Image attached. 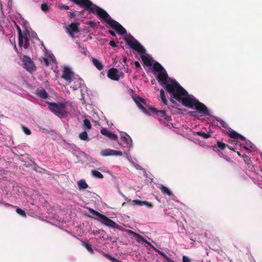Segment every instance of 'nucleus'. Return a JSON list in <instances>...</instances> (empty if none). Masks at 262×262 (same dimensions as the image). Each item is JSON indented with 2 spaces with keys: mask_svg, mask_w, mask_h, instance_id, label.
I'll use <instances>...</instances> for the list:
<instances>
[{
  "mask_svg": "<svg viewBox=\"0 0 262 262\" xmlns=\"http://www.w3.org/2000/svg\"><path fill=\"white\" fill-rule=\"evenodd\" d=\"M170 101L172 102H174L173 100L172 99H170Z\"/></svg>",
  "mask_w": 262,
  "mask_h": 262,
  "instance_id": "obj_60",
  "label": "nucleus"
},
{
  "mask_svg": "<svg viewBox=\"0 0 262 262\" xmlns=\"http://www.w3.org/2000/svg\"><path fill=\"white\" fill-rule=\"evenodd\" d=\"M92 175L97 179H103L104 178L103 175L99 171L96 170H92L91 171Z\"/></svg>",
  "mask_w": 262,
  "mask_h": 262,
  "instance_id": "obj_32",
  "label": "nucleus"
},
{
  "mask_svg": "<svg viewBox=\"0 0 262 262\" xmlns=\"http://www.w3.org/2000/svg\"><path fill=\"white\" fill-rule=\"evenodd\" d=\"M83 80L79 77H76L75 76L70 81L71 88L73 90H76L82 85Z\"/></svg>",
  "mask_w": 262,
  "mask_h": 262,
  "instance_id": "obj_14",
  "label": "nucleus"
},
{
  "mask_svg": "<svg viewBox=\"0 0 262 262\" xmlns=\"http://www.w3.org/2000/svg\"><path fill=\"white\" fill-rule=\"evenodd\" d=\"M159 189L164 194H166L169 196L173 195V193L167 187L162 184L160 185Z\"/></svg>",
  "mask_w": 262,
  "mask_h": 262,
  "instance_id": "obj_23",
  "label": "nucleus"
},
{
  "mask_svg": "<svg viewBox=\"0 0 262 262\" xmlns=\"http://www.w3.org/2000/svg\"><path fill=\"white\" fill-rule=\"evenodd\" d=\"M41 62H43L47 67L49 66V60L47 57H42V59H40Z\"/></svg>",
  "mask_w": 262,
  "mask_h": 262,
  "instance_id": "obj_42",
  "label": "nucleus"
},
{
  "mask_svg": "<svg viewBox=\"0 0 262 262\" xmlns=\"http://www.w3.org/2000/svg\"><path fill=\"white\" fill-rule=\"evenodd\" d=\"M121 139L123 141H124L125 143L128 144L129 142L131 141V139L128 136H122L121 137Z\"/></svg>",
  "mask_w": 262,
  "mask_h": 262,
  "instance_id": "obj_38",
  "label": "nucleus"
},
{
  "mask_svg": "<svg viewBox=\"0 0 262 262\" xmlns=\"http://www.w3.org/2000/svg\"><path fill=\"white\" fill-rule=\"evenodd\" d=\"M134 100L138 105V106L141 109L143 112L148 113L147 110L142 105L141 103L146 104L145 100L140 97L134 98Z\"/></svg>",
  "mask_w": 262,
  "mask_h": 262,
  "instance_id": "obj_16",
  "label": "nucleus"
},
{
  "mask_svg": "<svg viewBox=\"0 0 262 262\" xmlns=\"http://www.w3.org/2000/svg\"><path fill=\"white\" fill-rule=\"evenodd\" d=\"M79 13V14H83V13H84V10L80 11Z\"/></svg>",
  "mask_w": 262,
  "mask_h": 262,
  "instance_id": "obj_55",
  "label": "nucleus"
},
{
  "mask_svg": "<svg viewBox=\"0 0 262 262\" xmlns=\"http://www.w3.org/2000/svg\"><path fill=\"white\" fill-rule=\"evenodd\" d=\"M82 245L83 246H84L86 249V250L91 254H94V250H93V248H92L91 245L90 244H89L88 243H86V242H83Z\"/></svg>",
  "mask_w": 262,
  "mask_h": 262,
  "instance_id": "obj_35",
  "label": "nucleus"
},
{
  "mask_svg": "<svg viewBox=\"0 0 262 262\" xmlns=\"http://www.w3.org/2000/svg\"><path fill=\"white\" fill-rule=\"evenodd\" d=\"M135 66L137 68H140V63L139 61H135Z\"/></svg>",
  "mask_w": 262,
  "mask_h": 262,
  "instance_id": "obj_51",
  "label": "nucleus"
},
{
  "mask_svg": "<svg viewBox=\"0 0 262 262\" xmlns=\"http://www.w3.org/2000/svg\"><path fill=\"white\" fill-rule=\"evenodd\" d=\"M110 45L113 47H116L117 46L116 43L114 40H111L110 42Z\"/></svg>",
  "mask_w": 262,
  "mask_h": 262,
  "instance_id": "obj_49",
  "label": "nucleus"
},
{
  "mask_svg": "<svg viewBox=\"0 0 262 262\" xmlns=\"http://www.w3.org/2000/svg\"><path fill=\"white\" fill-rule=\"evenodd\" d=\"M79 138L80 140L88 141H89V139L88 136V134L86 131H83L82 133H80L79 135Z\"/></svg>",
  "mask_w": 262,
  "mask_h": 262,
  "instance_id": "obj_33",
  "label": "nucleus"
},
{
  "mask_svg": "<svg viewBox=\"0 0 262 262\" xmlns=\"http://www.w3.org/2000/svg\"><path fill=\"white\" fill-rule=\"evenodd\" d=\"M124 39L126 43L131 48L141 54V59L146 66H151L152 63L150 59L147 56L144 55L146 52L145 48L138 41L136 40L132 35L126 37Z\"/></svg>",
  "mask_w": 262,
  "mask_h": 262,
  "instance_id": "obj_2",
  "label": "nucleus"
},
{
  "mask_svg": "<svg viewBox=\"0 0 262 262\" xmlns=\"http://www.w3.org/2000/svg\"><path fill=\"white\" fill-rule=\"evenodd\" d=\"M23 131L24 132V133L26 135H31V130L28 128H27V127H25V126H23Z\"/></svg>",
  "mask_w": 262,
  "mask_h": 262,
  "instance_id": "obj_43",
  "label": "nucleus"
},
{
  "mask_svg": "<svg viewBox=\"0 0 262 262\" xmlns=\"http://www.w3.org/2000/svg\"><path fill=\"white\" fill-rule=\"evenodd\" d=\"M74 76V73L68 67H66L62 73V78L67 81L68 84L70 85V81Z\"/></svg>",
  "mask_w": 262,
  "mask_h": 262,
  "instance_id": "obj_13",
  "label": "nucleus"
},
{
  "mask_svg": "<svg viewBox=\"0 0 262 262\" xmlns=\"http://www.w3.org/2000/svg\"><path fill=\"white\" fill-rule=\"evenodd\" d=\"M96 13L100 18L115 30L117 27L118 24H119L118 22L113 19L104 10L97 6L94 9V13Z\"/></svg>",
  "mask_w": 262,
  "mask_h": 262,
  "instance_id": "obj_3",
  "label": "nucleus"
},
{
  "mask_svg": "<svg viewBox=\"0 0 262 262\" xmlns=\"http://www.w3.org/2000/svg\"><path fill=\"white\" fill-rule=\"evenodd\" d=\"M59 8L60 10H69V7L68 6L63 5V4H60L59 5Z\"/></svg>",
  "mask_w": 262,
  "mask_h": 262,
  "instance_id": "obj_44",
  "label": "nucleus"
},
{
  "mask_svg": "<svg viewBox=\"0 0 262 262\" xmlns=\"http://www.w3.org/2000/svg\"><path fill=\"white\" fill-rule=\"evenodd\" d=\"M69 16L71 18H74L75 16V15L74 12H69Z\"/></svg>",
  "mask_w": 262,
  "mask_h": 262,
  "instance_id": "obj_52",
  "label": "nucleus"
},
{
  "mask_svg": "<svg viewBox=\"0 0 262 262\" xmlns=\"http://www.w3.org/2000/svg\"><path fill=\"white\" fill-rule=\"evenodd\" d=\"M182 261L183 262H190V259L187 256H183L182 257Z\"/></svg>",
  "mask_w": 262,
  "mask_h": 262,
  "instance_id": "obj_45",
  "label": "nucleus"
},
{
  "mask_svg": "<svg viewBox=\"0 0 262 262\" xmlns=\"http://www.w3.org/2000/svg\"><path fill=\"white\" fill-rule=\"evenodd\" d=\"M128 233L133 235L135 237H137L138 239V241H141L146 244L149 243V242L147 241L143 236H142L140 234L130 230H126Z\"/></svg>",
  "mask_w": 262,
  "mask_h": 262,
  "instance_id": "obj_22",
  "label": "nucleus"
},
{
  "mask_svg": "<svg viewBox=\"0 0 262 262\" xmlns=\"http://www.w3.org/2000/svg\"><path fill=\"white\" fill-rule=\"evenodd\" d=\"M92 62L98 70L100 71L103 69L104 66L103 65L101 61H99V60L95 58H92Z\"/></svg>",
  "mask_w": 262,
  "mask_h": 262,
  "instance_id": "obj_25",
  "label": "nucleus"
},
{
  "mask_svg": "<svg viewBox=\"0 0 262 262\" xmlns=\"http://www.w3.org/2000/svg\"><path fill=\"white\" fill-rule=\"evenodd\" d=\"M244 148L246 149V150H248V148L246 147V146H244Z\"/></svg>",
  "mask_w": 262,
  "mask_h": 262,
  "instance_id": "obj_58",
  "label": "nucleus"
},
{
  "mask_svg": "<svg viewBox=\"0 0 262 262\" xmlns=\"http://www.w3.org/2000/svg\"><path fill=\"white\" fill-rule=\"evenodd\" d=\"M163 262H167V261L166 260H163Z\"/></svg>",
  "mask_w": 262,
  "mask_h": 262,
  "instance_id": "obj_61",
  "label": "nucleus"
},
{
  "mask_svg": "<svg viewBox=\"0 0 262 262\" xmlns=\"http://www.w3.org/2000/svg\"><path fill=\"white\" fill-rule=\"evenodd\" d=\"M100 155L102 157L122 156L123 155V154L122 151L119 150L106 148L101 150Z\"/></svg>",
  "mask_w": 262,
  "mask_h": 262,
  "instance_id": "obj_10",
  "label": "nucleus"
},
{
  "mask_svg": "<svg viewBox=\"0 0 262 262\" xmlns=\"http://www.w3.org/2000/svg\"><path fill=\"white\" fill-rule=\"evenodd\" d=\"M194 104L195 105H194V106L195 107V109L198 110L200 113L204 116L210 115L209 111L205 104L199 102L197 99L196 100Z\"/></svg>",
  "mask_w": 262,
  "mask_h": 262,
  "instance_id": "obj_12",
  "label": "nucleus"
},
{
  "mask_svg": "<svg viewBox=\"0 0 262 262\" xmlns=\"http://www.w3.org/2000/svg\"><path fill=\"white\" fill-rule=\"evenodd\" d=\"M216 146H217V147L218 148L217 149V150L218 151L223 150L225 149V148L226 147L231 150H233L232 148L230 145H228L226 144L225 143H224L221 141H217ZM216 146L214 147V148H216Z\"/></svg>",
  "mask_w": 262,
  "mask_h": 262,
  "instance_id": "obj_21",
  "label": "nucleus"
},
{
  "mask_svg": "<svg viewBox=\"0 0 262 262\" xmlns=\"http://www.w3.org/2000/svg\"><path fill=\"white\" fill-rule=\"evenodd\" d=\"M99 252L101 254H102L104 257H105L108 259H109L110 260H111V261H112L113 262H123V261H120L119 259L116 258L115 257H113L110 254H107V253L104 252L103 251H102L101 250H99Z\"/></svg>",
  "mask_w": 262,
  "mask_h": 262,
  "instance_id": "obj_27",
  "label": "nucleus"
},
{
  "mask_svg": "<svg viewBox=\"0 0 262 262\" xmlns=\"http://www.w3.org/2000/svg\"><path fill=\"white\" fill-rule=\"evenodd\" d=\"M148 245L151 248H152L155 251L157 252L160 255H161V256H162L163 257H164V258L165 259V260L167 261V262H174V261L171 258H170V257H169L166 254H165L164 252L160 251L159 249H158L157 248H155L151 243H148Z\"/></svg>",
  "mask_w": 262,
  "mask_h": 262,
  "instance_id": "obj_19",
  "label": "nucleus"
},
{
  "mask_svg": "<svg viewBox=\"0 0 262 262\" xmlns=\"http://www.w3.org/2000/svg\"><path fill=\"white\" fill-rule=\"evenodd\" d=\"M133 204L138 206H142L144 203V201H142L139 200H135L133 201Z\"/></svg>",
  "mask_w": 262,
  "mask_h": 262,
  "instance_id": "obj_41",
  "label": "nucleus"
},
{
  "mask_svg": "<svg viewBox=\"0 0 262 262\" xmlns=\"http://www.w3.org/2000/svg\"><path fill=\"white\" fill-rule=\"evenodd\" d=\"M16 29L18 31V46L20 47H21L23 46V36L24 34H23L20 28L18 26L16 25Z\"/></svg>",
  "mask_w": 262,
  "mask_h": 262,
  "instance_id": "obj_24",
  "label": "nucleus"
},
{
  "mask_svg": "<svg viewBox=\"0 0 262 262\" xmlns=\"http://www.w3.org/2000/svg\"><path fill=\"white\" fill-rule=\"evenodd\" d=\"M123 61L125 62L126 61V58H124L123 59Z\"/></svg>",
  "mask_w": 262,
  "mask_h": 262,
  "instance_id": "obj_57",
  "label": "nucleus"
},
{
  "mask_svg": "<svg viewBox=\"0 0 262 262\" xmlns=\"http://www.w3.org/2000/svg\"><path fill=\"white\" fill-rule=\"evenodd\" d=\"M35 94H36V95H37L40 98H42L43 99H46L48 98L49 97V94L47 93V92L46 91V90L43 89H37L36 90Z\"/></svg>",
  "mask_w": 262,
  "mask_h": 262,
  "instance_id": "obj_20",
  "label": "nucleus"
},
{
  "mask_svg": "<svg viewBox=\"0 0 262 262\" xmlns=\"http://www.w3.org/2000/svg\"><path fill=\"white\" fill-rule=\"evenodd\" d=\"M88 24L91 27H92V28H94L95 27V23L93 21H89V23H88Z\"/></svg>",
  "mask_w": 262,
  "mask_h": 262,
  "instance_id": "obj_47",
  "label": "nucleus"
},
{
  "mask_svg": "<svg viewBox=\"0 0 262 262\" xmlns=\"http://www.w3.org/2000/svg\"><path fill=\"white\" fill-rule=\"evenodd\" d=\"M83 126V128L85 127L87 129H90L92 127L91 123L88 119H84Z\"/></svg>",
  "mask_w": 262,
  "mask_h": 262,
  "instance_id": "obj_37",
  "label": "nucleus"
},
{
  "mask_svg": "<svg viewBox=\"0 0 262 262\" xmlns=\"http://www.w3.org/2000/svg\"><path fill=\"white\" fill-rule=\"evenodd\" d=\"M244 141L245 142V144H246L247 146H249V147H252V143L250 141H249V140H247L246 139V141Z\"/></svg>",
  "mask_w": 262,
  "mask_h": 262,
  "instance_id": "obj_48",
  "label": "nucleus"
},
{
  "mask_svg": "<svg viewBox=\"0 0 262 262\" xmlns=\"http://www.w3.org/2000/svg\"><path fill=\"white\" fill-rule=\"evenodd\" d=\"M107 76L110 79L115 81H118L120 78L118 70L115 68L110 69L107 72Z\"/></svg>",
  "mask_w": 262,
  "mask_h": 262,
  "instance_id": "obj_15",
  "label": "nucleus"
},
{
  "mask_svg": "<svg viewBox=\"0 0 262 262\" xmlns=\"http://www.w3.org/2000/svg\"><path fill=\"white\" fill-rule=\"evenodd\" d=\"M168 76L165 70L158 73L157 76V79L160 82L161 85L165 87L168 92L167 88L169 85H173L177 83L180 84L176 80H171L169 83L168 82Z\"/></svg>",
  "mask_w": 262,
  "mask_h": 262,
  "instance_id": "obj_6",
  "label": "nucleus"
},
{
  "mask_svg": "<svg viewBox=\"0 0 262 262\" xmlns=\"http://www.w3.org/2000/svg\"><path fill=\"white\" fill-rule=\"evenodd\" d=\"M167 89L168 92L172 94V97L178 101L182 102L183 105L190 108L194 107L196 99L189 95L180 84L176 83L173 85H169Z\"/></svg>",
  "mask_w": 262,
  "mask_h": 262,
  "instance_id": "obj_1",
  "label": "nucleus"
},
{
  "mask_svg": "<svg viewBox=\"0 0 262 262\" xmlns=\"http://www.w3.org/2000/svg\"><path fill=\"white\" fill-rule=\"evenodd\" d=\"M75 4L83 7L85 10L89 11L91 13H94V9L96 5L94 4L90 0H70Z\"/></svg>",
  "mask_w": 262,
  "mask_h": 262,
  "instance_id": "obj_7",
  "label": "nucleus"
},
{
  "mask_svg": "<svg viewBox=\"0 0 262 262\" xmlns=\"http://www.w3.org/2000/svg\"><path fill=\"white\" fill-rule=\"evenodd\" d=\"M143 205H146L148 208H152L153 207V205L151 203L147 202V201H144V203Z\"/></svg>",
  "mask_w": 262,
  "mask_h": 262,
  "instance_id": "obj_46",
  "label": "nucleus"
},
{
  "mask_svg": "<svg viewBox=\"0 0 262 262\" xmlns=\"http://www.w3.org/2000/svg\"><path fill=\"white\" fill-rule=\"evenodd\" d=\"M196 134L200 137H203L205 139H208L211 137L210 134H209V133L206 134V133L201 132V131L197 132L196 133Z\"/></svg>",
  "mask_w": 262,
  "mask_h": 262,
  "instance_id": "obj_36",
  "label": "nucleus"
},
{
  "mask_svg": "<svg viewBox=\"0 0 262 262\" xmlns=\"http://www.w3.org/2000/svg\"><path fill=\"white\" fill-rule=\"evenodd\" d=\"M66 107V104L64 103H48L49 109L55 115L61 118L66 116L67 112L65 110Z\"/></svg>",
  "mask_w": 262,
  "mask_h": 262,
  "instance_id": "obj_4",
  "label": "nucleus"
},
{
  "mask_svg": "<svg viewBox=\"0 0 262 262\" xmlns=\"http://www.w3.org/2000/svg\"><path fill=\"white\" fill-rule=\"evenodd\" d=\"M77 185L79 190L85 189L89 187L85 181L82 179L78 182Z\"/></svg>",
  "mask_w": 262,
  "mask_h": 262,
  "instance_id": "obj_28",
  "label": "nucleus"
},
{
  "mask_svg": "<svg viewBox=\"0 0 262 262\" xmlns=\"http://www.w3.org/2000/svg\"><path fill=\"white\" fill-rule=\"evenodd\" d=\"M153 68L154 70L159 72V73L165 70L161 64L158 62H156L154 64Z\"/></svg>",
  "mask_w": 262,
  "mask_h": 262,
  "instance_id": "obj_30",
  "label": "nucleus"
},
{
  "mask_svg": "<svg viewBox=\"0 0 262 262\" xmlns=\"http://www.w3.org/2000/svg\"><path fill=\"white\" fill-rule=\"evenodd\" d=\"M28 35L29 33L27 31L24 33L23 39H25L24 47L25 49L28 48L30 46Z\"/></svg>",
  "mask_w": 262,
  "mask_h": 262,
  "instance_id": "obj_31",
  "label": "nucleus"
},
{
  "mask_svg": "<svg viewBox=\"0 0 262 262\" xmlns=\"http://www.w3.org/2000/svg\"><path fill=\"white\" fill-rule=\"evenodd\" d=\"M6 205L7 206H11V205H10L9 204H6Z\"/></svg>",
  "mask_w": 262,
  "mask_h": 262,
  "instance_id": "obj_59",
  "label": "nucleus"
},
{
  "mask_svg": "<svg viewBox=\"0 0 262 262\" xmlns=\"http://www.w3.org/2000/svg\"><path fill=\"white\" fill-rule=\"evenodd\" d=\"M16 212L23 217H26V213L20 208H17L16 210Z\"/></svg>",
  "mask_w": 262,
  "mask_h": 262,
  "instance_id": "obj_39",
  "label": "nucleus"
},
{
  "mask_svg": "<svg viewBox=\"0 0 262 262\" xmlns=\"http://www.w3.org/2000/svg\"><path fill=\"white\" fill-rule=\"evenodd\" d=\"M49 6L47 4L43 3L41 5V9L42 11L45 12H48L49 11Z\"/></svg>",
  "mask_w": 262,
  "mask_h": 262,
  "instance_id": "obj_40",
  "label": "nucleus"
},
{
  "mask_svg": "<svg viewBox=\"0 0 262 262\" xmlns=\"http://www.w3.org/2000/svg\"><path fill=\"white\" fill-rule=\"evenodd\" d=\"M101 133L108 138H109L110 139L116 141L118 139V137L116 135L113 134V133L111 132L110 130H108L107 128H102L101 130Z\"/></svg>",
  "mask_w": 262,
  "mask_h": 262,
  "instance_id": "obj_17",
  "label": "nucleus"
},
{
  "mask_svg": "<svg viewBox=\"0 0 262 262\" xmlns=\"http://www.w3.org/2000/svg\"><path fill=\"white\" fill-rule=\"evenodd\" d=\"M79 26L80 24L79 23H72L66 27V32L69 34L71 37L74 38V34L78 33L80 31Z\"/></svg>",
  "mask_w": 262,
  "mask_h": 262,
  "instance_id": "obj_9",
  "label": "nucleus"
},
{
  "mask_svg": "<svg viewBox=\"0 0 262 262\" xmlns=\"http://www.w3.org/2000/svg\"><path fill=\"white\" fill-rule=\"evenodd\" d=\"M150 110L152 113H155L157 115L158 118L160 120L162 119L166 121H170L171 120V117L167 115L165 111L158 110L157 108L152 107H150Z\"/></svg>",
  "mask_w": 262,
  "mask_h": 262,
  "instance_id": "obj_11",
  "label": "nucleus"
},
{
  "mask_svg": "<svg viewBox=\"0 0 262 262\" xmlns=\"http://www.w3.org/2000/svg\"><path fill=\"white\" fill-rule=\"evenodd\" d=\"M220 124L221 125V126L223 127H224V128H226V124L225 122H224L223 121L221 120L220 121Z\"/></svg>",
  "mask_w": 262,
  "mask_h": 262,
  "instance_id": "obj_50",
  "label": "nucleus"
},
{
  "mask_svg": "<svg viewBox=\"0 0 262 262\" xmlns=\"http://www.w3.org/2000/svg\"><path fill=\"white\" fill-rule=\"evenodd\" d=\"M231 144H235L237 143V142L235 140H232L229 142Z\"/></svg>",
  "mask_w": 262,
  "mask_h": 262,
  "instance_id": "obj_54",
  "label": "nucleus"
},
{
  "mask_svg": "<svg viewBox=\"0 0 262 262\" xmlns=\"http://www.w3.org/2000/svg\"><path fill=\"white\" fill-rule=\"evenodd\" d=\"M108 32H109V33H110L111 35H112V36H116V33H115V32L114 31H113V30H109V31H108Z\"/></svg>",
  "mask_w": 262,
  "mask_h": 262,
  "instance_id": "obj_53",
  "label": "nucleus"
},
{
  "mask_svg": "<svg viewBox=\"0 0 262 262\" xmlns=\"http://www.w3.org/2000/svg\"><path fill=\"white\" fill-rule=\"evenodd\" d=\"M90 211L93 215L98 216L99 218V220H98L101 222L102 224L111 228L120 229V227H119L114 221L109 219L104 214H101L93 209H90Z\"/></svg>",
  "mask_w": 262,
  "mask_h": 262,
  "instance_id": "obj_5",
  "label": "nucleus"
},
{
  "mask_svg": "<svg viewBox=\"0 0 262 262\" xmlns=\"http://www.w3.org/2000/svg\"><path fill=\"white\" fill-rule=\"evenodd\" d=\"M229 136L234 139H240L242 141H246V138L243 136L232 130L228 133Z\"/></svg>",
  "mask_w": 262,
  "mask_h": 262,
  "instance_id": "obj_18",
  "label": "nucleus"
},
{
  "mask_svg": "<svg viewBox=\"0 0 262 262\" xmlns=\"http://www.w3.org/2000/svg\"><path fill=\"white\" fill-rule=\"evenodd\" d=\"M115 30L121 35H124L127 33L125 29L123 27H122V26L120 24H118Z\"/></svg>",
  "mask_w": 262,
  "mask_h": 262,
  "instance_id": "obj_29",
  "label": "nucleus"
},
{
  "mask_svg": "<svg viewBox=\"0 0 262 262\" xmlns=\"http://www.w3.org/2000/svg\"><path fill=\"white\" fill-rule=\"evenodd\" d=\"M41 130H42V132L43 133H45V130H46V129H45V128H43V129H41Z\"/></svg>",
  "mask_w": 262,
  "mask_h": 262,
  "instance_id": "obj_56",
  "label": "nucleus"
},
{
  "mask_svg": "<svg viewBox=\"0 0 262 262\" xmlns=\"http://www.w3.org/2000/svg\"><path fill=\"white\" fill-rule=\"evenodd\" d=\"M160 97L162 100V102L164 105L167 104V100L166 98L165 92L163 89H161L160 91Z\"/></svg>",
  "mask_w": 262,
  "mask_h": 262,
  "instance_id": "obj_34",
  "label": "nucleus"
},
{
  "mask_svg": "<svg viewBox=\"0 0 262 262\" xmlns=\"http://www.w3.org/2000/svg\"><path fill=\"white\" fill-rule=\"evenodd\" d=\"M126 72H128V69H126Z\"/></svg>",
  "mask_w": 262,
  "mask_h": 262,
  "instance_id": "obj_62",
  "label": "nucleus"
},
{
  "mask_svg": "<svg viewBox=\"0 0 262 262\" xmlns=\"http://www.w3.org/2000/svg\"><path fill=\"white\" fill-rule=\"evenodd\" d=\"M99 252L101 254H102L104 257H105L108 259H109L110 260H111V261H112L113 262H123V261H120L119 259L116 258L115 257H113L110 254H107V253L104 252L103 251H102L101 250H99Z\"/></svg>",
  "mask_w": 262,
  "mask_h": 262,
  "instance_id": "obj_26",
  "label": "nucleus"
},
{
  "mask_svg": "<svg viewBox=\"0 0 262 262\" xmlns=\"http://www.w3.org/2000/svg\"><path fill=\"white\" fill-rule=\"evenodd\" d=\"M23 67L29 72H33L36 70V67L30 57L24 55L23 57Z\"/></svg>",
  "mask_w": 262,
  "mask_h": 262,
  "instance_id": "obj_8",
  "label": "nucleus"
}]
</instances>
